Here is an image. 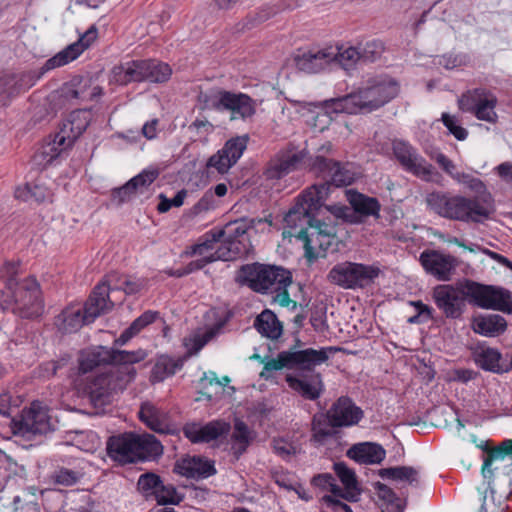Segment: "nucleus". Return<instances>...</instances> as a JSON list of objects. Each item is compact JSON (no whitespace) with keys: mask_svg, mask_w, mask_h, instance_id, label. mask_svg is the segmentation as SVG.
<instances>
[{"mask_svg":"<svg viewBox=\"0 0 512 512\" xmlns=\"http://www.w3.org/2000/svg\"><path fill=\"white\" fill-rule=\"evenodd\" d=\"M328 196L325 184H314L297 197L296 203L284 217L283 235L295 237L304 243L305 256L309 261L325 256L336 236V227L318 219Z\"/></svg>","mask_w":512,"mask_h":512,"instance_id":"obj_1","label":"nucleus"},{"mask_svg":"<svg viewBox=\"0 0 512 512\" xmlns=\"http://www.w3.org/2000/svg\"><path fill=\"white\" fill-rule=\"evenodd\" d=\"M236 280L257 293L275 294L273 302L282 307L295 309L297 306L287 291L292 283V275L282 267L260 263L246 264L237 272Z\"/></svg>","mask_w":512,"mask_h":512,"instance_id":"obj_2","label":"nucleus"},{"mask_svg":"<svg viewBox=\"0 0 512 512\" xmlns=\"http://www.w3.org/2000/svg\"><path fill=\"white\" fill-rule=\"evenodd\" d=\"M17 268V264L7 263L2 269V276L6 278V286L11 295L8 300L4 298V292L0 291V309L11 308L14 314L23 318L38 317L43 312L39 285L33 277L19 283L16 280Z\"/></svg>","mask_w":512,"mask_h":512,"instance_id":"obj_3","label":"nucleus"},{"mask_svg":"<svg viewBox=\"0 0 512 512\" xmlns=\"http://www.w3.org/2000/svg\"><path fill=\"white\" fill-rule=\"evenodd\" d=\"M426 204L430 211L440 217L464 223H478L493 214L469 197L450 192H431L426 196Z\"/></svg>","mask_w":512,"mask_h":512,"instance_id":"obj_4","label":"nucleus"},{"mask_svg":"<svg viewBox=\"0 0 512 512\" xmlns=\"http://www.w3.org/2000/svg\"><path fill=\"white\" fill-rule=\"evenodd\" d=\"M339 350L337 347H323L319 350L307 348L296 351H282L277 355V358L264 362V368L260 376L268 378L267 373L283 368L312 370L315 366L325 363L329 359L330 354Z\"/></svg>","mask_w":512,"mask_h":512,"instance_id":"obj_5","label":"nucleus"},{"mask_svg":"<svg viewBox=\"0 0 512 512\" xmlns=\"http://www.w3.org/2000/svg\"><path fill=\"white\" fill-rule=\"evenodd\" d=\"M379 273L377 266L345 261L334 265L327 278L341 288L356 289L370 284Z\"/></svg>","mask_w":512,"mask_h":512,"instance_id":"obj_6","label":"nucleus"},{"mask_svg":"<svg viewBox=\"0 0 512 512\" xmlns=\"http://www.w3.org/2000/svg\"><path fill=\"white\" fill-rule=\"evenodd\" d=\"M465 288L467 298L476 306L508 314L512 313V294L509 290L469 280L466 281Z\"/></svg>","mask_w":512,"mask_h":512,"instance_id":"obj_7","label":"nucleus"},{"mask_svg":"<svg viewBox=\"0 0 512 512\" xmlns=\"http://www.w3.org/2000/svg\"><path fill=\"white\" fill-rule=\"evenodd\" d=\"M399 90L398 81L388 75L371 77L359 88L366 112H372L384 106L398 95Z\"/></svg>","mask_w":512,"mask_h":512,"instance_id":"obj_8","label":"nucleus"},{"mask_svg":"<svg viewBox=\"0 0 512 512\" xmlns=\"http://www.w3.org/2000/svg\"><path fill=\"white\" fill-rule=\"evenodd\" d=\"M498 100L489 90L476 88L463 93L458 99L459 109L474 115L478 120L496 124L498 114L495 111Z\"/></svg>","mask_w":512,"mask_h":512,"instance_id":"obj_9","label":"nucleus"},{"mask_svg":"<svg viewBox=\"0 0 512 512\" xmlns=\"http://www.w3.org/2000/svg\"><path fill=\"white\" fill-rule=\"evenodd\" d=\"M14 435L30 438L33 435L45 434L54 429L51 416L39 402H33L29 408L24 409L19 417L11 421Z\"/></svg>","mask_w":512,"mask_h":512,"instance_id":"obj_10","label":"nucleus"},{"mask_svg":"<svg viewBox=\"0 0 512 512\" xmlns=\"http://www.w3.org/2000/svg\"><path fill=\"white\" fill-rule=\"evenodd\" d=\"M482 476L490 484L495 477L512 474V440L506 439L498 446L484 449Z\"/></svg>","mask_w":512,"mask_h":512,"instance_id":"obj_11","label":"nucleus"},{"mask_svg":"<svg viewBox=\"0 0 512 512\" xmlns=\"http://www.w3.org/2000/svg\"><path fill=\"white\" fill-rule=\"evenodd\" d=\"M211 106L218 111H228L230 120H247L256 112V102L244 93L218 91L211 98Z\"/></svg>","mask_w":512,"mask_h":512,"instance_id":"obj_12","label":"nucleus"},{"mask_svg":"<svg viewBox=\"0 0 512 512\" xmlns=\"http://www.w3.org/2000/svg\"><path fill=\"white\" fill-rule=\"evenodd\" d=\"M392 151L395 159L405 171L423 180H429L432 177V165L410 143L396 139L392 142Z\"/></svg>","mask_w":512,"mask_h":512,"instance_id":"obj_13","label":"nucleus"},{"mask_svg":"<svg viewBox=\"0 0 512 512\" xmlns=\"http://www.w3.org/2000/svg\"><path fill=\"white\" fill-rule=\"evenodd\" d=\"M256 220L252 219L249 223L245 220H236L229 222L225 227L217 231V237L223 240L222 244L216 249L223 253L231 254V260L236 259L245 253V240L249 227L255 225Z\"/></svg>","mask_w":512,"mask_h":512,"instance_id":"obj_14","label":"nucleus"},{"mask_svg":"<svg viewBox=\"0 0 512 512\" xmlns=\"http://www.w3.org/2000/svg\"><path fill=\"white\" fill-rule=\"evenodd\" d=\"M147 356L148 353L144 349L126 351L102 348V351L92 353L86 359H83L80 367L83 372H87L99 366L101 362H108L114 365H132L143 361Z\"/></svg>","mask_w":512,"mask_h":512,"instance_id":"obj_15","label":"nucleus"},{"mask_svg":"<svg viewBox=\"0 0 512 512\" xmlns=\"http://www.w3.org/2000/svg\"><path fill=\"white\" fill-rule=\"evenodd\" d=\"M466 288L464 290L449 284L437 285L433 289L436 306L447 318H459L465 307Z\"/></svg>","mask_w":512,"mask_h":512,"instance_id":"obj_16","label":"nucleus"},{"mask_svg":"<svg viewBox=\"0 0 512 512\" xmlns=\"http://www.w3.org/2000/svg\"><path fill=\"white\" fill-rule=\"evenodd\" d=\"M311 169L326 180L324 184L328 190L329 181L333 185L340 187L350 185L355 179V173L351 171L348 164L344 165L324 156H316L312 162Z\"/></svg>","mask_w":512,"mask_h":512,"instance_id":"obj_17","label":"nucleus"},{"mask_svg":"<svg viewBox=\"0 0 512 512\" xmlns=\"http://www.w3.org/2000/svg\"><path fill=\"white\" fill-rule=\"evenodd\" d=\"M419 260L426 273L443 282L451 280L458 266V260L454 256L437 250L423 251Z\"/></svg>","mask_w":512,"mask_h":512,"instance_id":"obj_18","label":"nucleus"},{"mask_svg":"<svg viewBox=\"0 0 512 512\" xmlns=\"http://www.w3.org/2000/svg\"><path fill=\"white\" fill-rule=\"evenodd\" d=\"M248 136H237L229 139L224 146L212 155L207 162L208 168H214L224 174L234 166L247 147Z\"/></svg>","mask_w":512,"mask_h":512,"instance_id":"obj_19","label":"nucleus"},{"mask_svg":"<svg viewBox=\"0 0 512 512\" xmlns=\"http://www.w3.org/2000/svg\"><path fill=\"white\" fill-rule=\"evenodd\" d=\"M304 150H297L293 146L280 150L267 164L265 176L267 179H281L296 170L304 160Z\"/></svg>","mask_w":512,"mask_h":512,"instance_id":"obj_20","label":"nucleus"},{"mask_svg":"<svg viewBox=\"0 0 512 512\" xmlns=\"http://www.w3.org/2000/svg\"><path fill=\"white\" fill-rule=\"evenodd\" d=\"M347 198L353 211L348 207H340L337 209V216L350 222L358 221L356 219H352L354 213L364 217H379L381 205L376 198L366 196L353 190L347 191Z\"/></svg>","mask_w":512,"mask_h":512,"instance_id":"obj_21","label":"nucleus"},{"mask_svg":"<svg viewBox=\"0 0 512 512\" xmlns=\"http://www.w3.org/2000/svg\"><path fill=\"white\" fill-rule=\"evenodd\" d=\"M364 412L349 397L337 399L327 412V417L333 427H349L359 423Z\"/></svg>","mask_w":512,"mask_h":512,"instance_id":"obj_22","label":"nucleus"},{"mask_svg":"<svg viewBox=\"0 0 512 512\" xmlns=\"http://www.w3.org/2000/svg\"><path fill=\"white\" fill-rule=\"evenodd\" d=\"M230 431V424L221 421H211L204 425L191 423L183 428L185 437L192 443H209L226 436Z\"/></svg>","mask_w":512,"mask_h":512,"instance_id":"obj_23","label":"nucleus"},{"mask_svg":"<svg viewBox=\"0 0 512 512\" xmlns=\"http://www.w3.org/2000/svg\"><path fill=\"white\" fill-rule=\"evenodd\" d=\"M64 152V133L60 128L55 134L49 135L41 148L34 155L33 160L36 165L43 168L57 166L62 163V155Z\"/></svg>","mask_w":512,"mask_h":512,"instance_id":"obj_24","label":"nucleus"},{"mask_svg":"<svg viewBox=\"0 0 512 512\" xmlns=\"http://www.w3.org/2000/svg\"><path fill=\"white\" fill-rule=\"evenodd\" d=\"M108 455L120 463L137 462V447L135 434L125 433L112 436L107 441Z\"/></svg>","mask_w":512,"mask_h":512,"instance_id":"obj_25","label":"nucleus"},{"mask_svg":"<svg viewBox=\"0 0 512 512\" xmlns=\"http://www.w3.org/2000/svg\"><path fill=\"white\" fill-rule=\"evenodd\" d=\"M118 386L112 371L103 372L93 378L88 386L89 397L94 406H103L110 402Z\"/></svg>","mask_w":512,"mask_h":512,"instance_id":"obj_26","label":"nucleus"},{"mask_svg":"<svg viewBox=\"0 0 512 512\" xmlns=\"http://www.w3.org/2000/svg\"><path fill=\"white\" fill-rule=\"evenodd\" d=\"M334 54L329 48L321 50H308L295 55L296 67L305 73H319L332 64Z\"/></svg>","mask_w":512,"mask_h":512,"instance_id":"obj_27","label":"nucleus"},{"mask_svg":"<svg viewBox=\"0 0 512 512\" xmlns=\"http://www.w3.org/2000/svg\"><path fill=\"white\" fill-rule=\"evenodd\" d=\"M175 471L187 478L205 479L216 473L214 462L200 456L186 457L177 461Z\"/></svg>","mask_w":512,"mask_h":512,"instance_id":"obj_28","label":"nucleus"},{"mask_svg":"<svg viewBox=\"0 0 512 512\" xmlns=\"http://www.w3.org/2000/svg\"><path fill=\"white\" fill-rule=\"evenodd\" d=\"M456 177L455 181L458 184L464 185L474 193L473 197H469L470 199L474 200L481 207H485L491 213H494V199L481 179L465 172H460Z\"/></svg>","mask_w":512,"mask_h":512,"instance_id":"obj_29","label":"nucleus"},{"mask_svg":"<svg viewBox=\"0 0 512 512\" xmlns=\"http://www.w3.org/2000/svg\"><path fill=\"white\" fill-rule=\"evenodd\" d=\"M109 287L100 282L91 292L88 300L82 307L88 315V320H95L102 314L107 313L112 309L113 302L109 298Z\"/></svg>","mask_w":512,"mask_h":512,"instance_id":"obj_30","label":"nucleus"},{"mask_svg":"<svg viewBox=\"0 0 512 512\" xmlns=\"http://www.w3.org/2000/svg\"><path fill=\"white\" fill-rule=\"evenodd\" d=\"M360 98V91H354L342 97L331 98L323 102V107L328 114H358L366 112V107Z\"/></svg>","mask_w":512,"mask_h":512,"instance_id":"obj_31","label":"nucleus"},{"mask_svg":"<svg viewBox=\"0 0 512 512\" xmlns=\"http://www.w3.org/2000/svg\"><path fill=\"white\" fill-rule=\"evenodd\" d=\"M103 94L102 87H91V78L82 75H73L66 83V99L93 100Z\"/></svg>","mask_w":512,"mask_h":512,"instance_id":"obj_32","label":"nucleus"},{"mask_svg":"<svg viewBox=\"0 0 512 512\" xmlns=\"http://www.w3.org/2000/svg\"><path fill=\"white\" fill-rule=\"evenodd\" d=\"M347 456L360 464H380L386 457L385 449L374 442H362L354 444Z\"/></svg>","mask_w":512,"mask_h":512,"instance_id":"obj_33","label":"nucleus"},{"mask_svg":"<svg viewBox=\"0 0 512 512\" xmlns=\"http://www.w3.org/2000/svg\"><path fill=\"white\" fill-rule=\"evenodd\" d=\"M286 381L291 389L308 400H316L323 391V383L320 374H312L304 377L287 376Z\"/></svg>","mask_w":512,"mask_h":512,"instance_id":"obj_34","label":"nucleus"},{"mask_svg":"<svg viewBox=\"0 0 512 512\" xmlns=\"http://www.w3.org/2000/svg\"><path fill=\"white\" fill-rule=\"evenodd\" d=\"M139 418L147 427L157 433L163 434L169 431L168 413L150 402L141 405Z\"/></svg>","mask_w":512,"mask_h":512,"instance_id":"obj_35","label":"nucleus"},{"mask_svg":"<svg viewBox=\"0 0 512 512\" xmlns=\"http://www.w3.org/2000/svg\"><path fill=\"white\" fill-rule=\"evenodd\" d=\"M334 471L344 486L338 497L349 502L358 501L361 490L355 472L343 462L335 463Z\"/></svg>","mask_w":512,"mask_h":512,"instance_id":"obj_36","label":"nucleus"},{"mask_svg":"<svg viewBox=\"0 0 512 512\" xmlns=\"http://www.w3.org/2000/svg\"><path fill=\"white\" fill-rule=\"evenodd\" d=\"M103 281L109 287V292L123 291L126 295H134L146 285L144 279L120 275L116 272L106 275Z\"/></svg>","mask_w":512,"mask_h":512,"instance_id":"obj_37","label":"nucleus"},{"mask_svg":"<svg viewBox=\"0 0 512 512\" xmlns=\"http://www.w3.org/2000/svg\"><path fill=\"white\" fill-rule=\"evenodd\" d=\"M474 332L486 337L502 334L507 328V322L501 315L488 314L475 317L472 323Z\"/></svg>","mask_w":512,"mask_h":512,"instance_id":"obj_38","label":"nucleus"},{"mask_svg":"<svg viewBox=\"0 0 512 512\" xmlns=\"http://www.w3.org/2000/svg\"><path fill=\"white\" fill-rule=\"evenodd\" d=\"M254 327L261 334L270 340H277L283 334V325L276 314L269 310H263L254 320Z\"/></svg>","mask_w":512,"mask_h":512,"instance_id":"obj_39","label":"nucleus"},{"mask_svg":"<svg viewBox=\"0 0 512 512\" xmlns=\"http://www.w3.org/2000/svg\"><path fill=\"white\" fill-rule=\"evenodd\" d=\"M35 84L34 74L26 73L16 75L13 73H5L0 76V94L13 96L22 89L30 88Z\"/></svg>","mask_w":512,"mask_h":512,"instance_id":"obj_40","label":"nucleus"},{"mask_svg":"<svg viewBox=\"0 0 512 512\" xmlns=\"http://www.w3.org/2000/svg\"><path fill=\"white\" fill-rule=\"evenodd\" d=\"M221 325L217 324L206 330H197L183 339V345L187 350V356L197 354L220 331Z\"/></svg>","mask_w":512,"mask_h":512,"instance_id":"obj_41","label":"nucleus"},{"mask_svg":"<svg viewBox=\"0 0 512 512\" xmlns=\"http://www.w3.org/2000/svg\"><path fill=\"white\" fill-rule=\"evenodd\" d=\"M137 447V461H143L160 456L163 453V446L154 435L135 434Z\"/></svg>","mask_w":512,"mask_h":512,"instance_id":"obj_42","label":"nucleus"},{"mask_svg":"<svg viewBox=\"0 0 512 512\" xmlns=\"http://www.w3.org/2000/svg\"><path fill=\"white\" fill-rule=\"evenodd\" d=\"M97 36L98 30L95 25H92L80 35L76 42L66 46V64L76 60L85 50L90 48L96 41Z\"/></svg>","mask_w":512,"mask_h":512,"instance_id":"obj_43","label":"nucleus"},{"mask_svg":"<svg viewBox=\"0 0 512 512\" xmlns=\"http://www.w3.org/2000/svg\"><path fill=\"white\" fill-rule=\"evenodd\" d=\"M231 441L233 454L238 458L246 451L252 441L251 431L243 421H235Z\"/></svg>","mask_w":512,"mask_h":512,"instance_id":"obj_44","label":"nucleus"},{"mask_svg":"<svg viewBox=\"0 0 512 512\" xmlns=\"http://www.w3.org/2000/svg\"><path fill=\"white\" fill-rule=\"evenodd\" d=\"M329 52L334 54L332 64H339L347 71L352 69L359 61H361L358 47H329Z\"/></svg>","mask_w":512,"mask_h":512,"instance_id":"obj_45","label":"nucleus"},{"mask_svg":"<svg viewBox=\"0 0 512 512\" xmlns=\"http://www.w3.org/2000/svg\"><path fill=\"white\" fill-rule=\"evenodd\" d=\"M379 476L383 479H391L414 484L418 482L419 472L413 467L398 466L380 469Z\"/></svg>","mask_w":512,"mask_h":512,"instance_id":"obj_46","label":"nucleus"},{"mask_svg":"<svg viewBox=\"0 0 512 512\" xmlns=\"http://www.w3.org/2000/svg\"><path fill=\"white\" fill-rule=\"evenodd\" d=\"M182 366L183 359L162 356L157 360L152 371V376L157 381H163L165 378L174 375Z\"/></svg>","mask_w":512,"mask_h":512,"instance_id":"obj_47","label":"nucleus"},{"mask_svg":"<svg viewBox=\"0 0 512 512\" xmlns=\"http://www.w3.org/2000/svg\"><path fill=\"white\" fill-rule=\"evenodd\" d=\"M311 426L312 440L318 444H323L329 437L333 435V426L329 421L327 414L314 415Z\"/></svg>","mask_w":512,"mask_h":512,"instance_id":"obj_48","label":"nucleus"},{"mask_svg":"<svg viewBox=\"0 0 512 512\" xmlns=\"http://www.w3.org/2000/svg\"><path fill=\"white\" fill-rule=\"evenodd\" d=\"M15 197L25 202L40 203L48 197V191L42 185L27 183L16 188Z\"/></svg>","mask_w":512,"mask_h":512,"instance_id":"obj_49","label":"nucleus"},{"mask_svg":"<svg viewBox=\"0 0 512 512\" xmlns=\"http://www.w3.org/2000/svg\"><path fill=\"white\" fill-rule=\"evenodd\" d=\"M146 81L151 83H163L169 80L172 69L167 63L155 59L146 60Z\"/></svg>","mask_w":512,"mask_h":512,"instance_id":"obj_50","label":"nucleus"},{"mask_svg":"<svg viewBox=\"0 0 512 512\" xmlns=\"http://www.w3.org/2000/svg\"><path fill=\"white\" fill-rule=\"evenodd\" d=\"M161 483L160 476L151 472L144 473L138 479L137 488L146 500H151Z\"/></svg>","mask_w":512,"mask_h":512,"instance_id":"obj_51","label":"nucleus"},{"mask_svg":"<svg viewBox=\"0 0 512 512\" xmlns=\"http://www.w3.org/2000/svg\"><path fill=\"white\" fill-rule=\"evenodd\" d=\"M500 359L501 355L497 350L492 348H485L478 353L476 362L481 368L485 370L500 372L502 370L499 363Z\"/></svg>","mask_w":512,"mask_h":512,"instance_id":"obj_52","label":"nucleus"},{"mask_svg":"<svg viewBox=\"0 0 512 512\" xmlns=\"http://www.w3.org/2000/svg\"><path fill=\"white\" fill-rule=\"evenodd\" d=\"M110 82L122 86L135 82L132 61L114 66L110 72Z\"/></svg>","mask_w":512,"mask_h":512,"instance_id":"obj_53","label":"nucleus"},{"mask_svg":"<svg viewBox=\"0 0 512 512\" xmlns=\"http://www.w3.org/2000/svg\"><path fill=\"white\" fill-rule=\"evenodd\" d=\"M182 499L183 497L177 492L173 485H165L162 482L151 500H155L159 505H177L182 501Z\"/></svg>","mask_w":512,"mask_h":512,"instance_id":"obj_54","label":"nucleus"},{"mask_svg":"<svg viewBox=\"0 0 512 512\" xmlns=\"http://www.w3.org/2000/svg\"><path fill=\"white\" fill-rule=\"evenodd\" d=\"M158 176L159 171L157 169H145L130 179L131 186H133L136 194H143Z\"/></svg>","mask_w":512,"mask_h":512,"instance_id":"obj_55","label":"nucleus"},{"mask_svg":"<svg viewBox=\"0 0 512 512\" xmlns=\"http://www.w3.org/2000/svg\"><path fill=\"white\" fill-rule=\"evenodd\" d=\"M93 320H88V315L83 308H69L66 309V332H75L83 325L92 323Z\"/></svg>","mask_w":512,"mask_h":512,"instance_id":"obj_56","label":"nucleus"},{"mask_svg":"<svg viewBox=\"0 0 512 512\" xmlns=\"http://www.w3.org/2000/svg\"><path fill=\"white\" fill-rule=\"evenodd\" d=\"M231 261V254H228V252L223 253L221 251L215 250L214 252H211L209 255H206L200 259L191 261L189 264L185 266L186 272L188 274L200 270L204 268L207 264L215 262V261Z\"/></svg>","mask_w":512,"mask_h":512,"instance_id":"obj_57","label":"nucleus"},{"mask_svg":"<svg viewBox=\"0 0 512 512\" xmlns=\"http://www.w3.org/2000/svg\"><path fill=\"white\" fill-rule=\"evenodd\" d=\"M361 62H374L383 52V45L378 41H369L359 46Z\"/></svg>","mask_w":512,"mask_h":512,"instance_id":"obj_58","label":"nucleus"},{"mask_svg":"<svg viewBox=\"0 0 512 512\" xmlns=\"http://www.w3.org/2000/svg\"><path fill=\"white\" fill-rule=\"evenodd\" d=\"M187 196L186 190H180L176 193V195L169 199L164 194H160V203L158 204L157 210L160 213L167 212L171 207H180L184 203V199Z\"/></svg>","mask_w":512,"mask_h":512,"instance_id":"obj_59","label":"nucleus"},{"mask_svg":"<svg viewBox=\"0 0 512 512\" xmlns=\"http://www.w3.org/2000/svg\"><path fill=\"white\" fill-rule=\"evenodd\" d=\"M442 122L445 125V127L449 130V132L453 134V136L457 140L463 141L467 138L468 131L464 127L457 124V120L454 116H451L447 113H443Z\"/></svg>","mask_w":512,"mask_h":512,"instance_id":"obj_60","label":"nucleus"},{"mask_svg":"<svg viewBox=\"0 0 512 512\" xmlns=\"http://www.w3.org/2000/svg\"><path fill=\"white\" fill-rule=\"evenodd\" d=\"M312 483L317 487L329 490L332 493L331 496L338 497V494L341 492V487L335 483L334 477L330 474L317 475L313 477Z\"/></svg>","mask_w":512,"mask_h":512,"instance_id":"obj_61","label":"nucleus"},{"mask_svg":"<svg viewBox=\"0 0 512 512\" xmlns=\"http://www.w3.org/2000/svg\"><path fill=\"white\" fill-rule=\"evenodd\" d=\"M411 304L415 307L417 314L408 319L409 323H422L432 318L433 309L430 306L422 303L421 301H415Z\"/></svg>","mask_w":512,"mask_h":512,"instance_id":"obj_62","label":"nucleus"},{"mask_svg":"<svg viewBox=\"0 0 512 512\" xmlns=\"http://www.w3.org/2000/svg\"><path fill=\"white\" fill-rule=\"evenodd\" d=\"M209 235H210V238L206 239L205 241H203L201 243L195 244L191 247V252H190L191 255L206 256L205 255L206 253L214 250L215 243H217L221 240L219 239V237H217L216 232H211Z\"/></svg>","mask_w":512,"mask_h":512,"instance_id":"obj_63","label":"nucleus"},{"mask_svg":"<svg viewBox=\"0 0 512 512\" xmlns=\"http://www.w3.org/2000/svg\"><path fill=\"white\" fill-rule=\"evenodd\" d=\"M135 194L136 193L133 189V186H131V182L129 180L123 186L113 189L111 197L112 200L117 204H122L126 201H129L131 197Z\"/></svg>","mask_w":512,"mask_h":512,"instance_id":"obj_64","label":"nucleus"}]
</instances>
